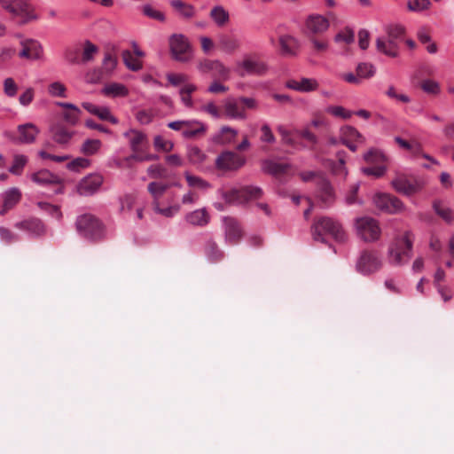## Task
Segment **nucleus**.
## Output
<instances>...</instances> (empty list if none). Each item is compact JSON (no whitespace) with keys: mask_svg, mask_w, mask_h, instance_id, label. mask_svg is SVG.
Segmentation results:
<instances>
[{"mask_svg":"<svg viewBox=\"0 0 454 454\" xmlns=\"http://www.w3.org/2000/svg\"><path fill=\"white\" fill-rule=\"evenodd\" d=\"M314 240L325 242L326 236H330L338 242L346 240V233L340 223L327 216L319 217L311 226Z\"/></svg>","mask_w":454,"mask_h":454,"instance_id":"f257e3e1","label":"nucleus"},{"mask_svg":"<svg viewBox=\"0 0 454 454\" xmlns=\"http://www.w3.org/2000/svg\"><path fill=\"white\" fill-rule=\"evenodd\" d=\"M262 191L257 186L223 187L217 191L218 197L229 205H239L262 196Z\"/></svg>","mask_w":454,"mask_h":454,"instance_id":"f03ea898","label":"nucleus"},{"mask_svg":"<svg viewBox=\"0 0 454 454\" xmlns=\"http://www.w3.org/2000/svg\"><path fill=\"white\" fill-rule=\"evenodd\" d=\"M76 230L86 239L98 240L105 236L102 223L90 214H84L77 217Z\"/></svg>","mask_w":454,"mask_h":454,"instance_id":"7ed1b4c3","label":"nucleus"},{"mask_svg":"<svg viewBox=\"0 0 454 454\" xmlns=\"http://www.w3.org/2000/svg\"><path fill=\"white\" fill-rule=\"evenodd\" d=\"M0 6L21 23L35 19L29 0H0Z\"/></svg>","mask_w":454,"mask_h":454,"instance_id":"20e7f679","label":"nucleus"},{"mask_svg":"<svg viewBox=\"0 0 454 454\" xmlns=\"http://www.w3.org/2000/svg\"><path fill=\"white\" fill-rule=\"evenodd\" d=\"M355 225L357 235L363 240L371 242L379 239L380 228L375 219L369 216L359 217Z\"/></svg>","mask_w":454,"mask_h":454,"instance_id":"39448f33","label":"nucleus"},{"mask_svg":"<svg viewBox=\"0 0 454 454\" xmlns=\"http://www.w3.org/2000/svg\"><path fill=\"white\" fill-rule=\"evenodd\" d=\"M169 46L175 59L187 62L192 59L191 45L184 35L173 34L169 38Z\"/></svg>","mask_w":454,"mask_h":454,"instance_id":"423d86ee","label":"nucleus"},{"mask_svg":"<svg viewBox=\"0 0 454 454\" xmlns=\"http://www.w3.org/2000/svg\"><path fill=\"white\" fill-rule=\"evenodd\" d=\"M246 161L244 155L232 151H224L217 156L215 165L221 170L235 171L242 168Z\"/></svg>","mask_w":454,"mask_h":454,"instance_id":"0eeeda50","label":"nucleus"},{"mask_svg":"<svg viewBox=\"0 0 454 454\" xmlns=\"http://www.w3.org/2000/svg\"><path fill=\"white\" fill-rule=\"evenodd\" d=\"M103 183L104 177L101 174L91 173L81 179L76 190L82 196H91L99 191Z\"/></svg>","mask_w":454,"mask_h":454,"instance_id":"6e6552de","label":"nucleus"},{"mask_svg":"<svg viewBox=\"0 0 454 454\" xmlns=\"http://www.w3.org/2000/svg\"><path fill=\"white\" fill-rule=\"evenodd\" d=\"M381 266V262L378 254L374 252L364 251L357 262L356 270L364 275H368L377 271Z\"/></svg>","mask_w":454,"mask_h":454,"instance_id":"1a4fd4ad","label":"nucleus"},{"mask_svg":"<svg viewBox=\"0 0 454 454\" xmlns=\"http://www.w3.org/2000/svg\"><path fill=\"white\" fill-rule=\"evenodd\" d=\"M123 137L127 139L131 152H145L150 146L146 134L140 130L129 129L123 133Z\"/></svg>","mask_w":454,"mask_h":454,"instance_id":"9d476101","label":"nucleus"},{"mask_svg":"<svg viewBox=\"0 0 454 454\" xmlns=\"http://www.w3.org/2000/svg\"><path fill=\"white\" fill-rule=\"evenodd\" d=\"M31 180L41 186H48L51 184L57 185L58 187L54 190L55 194H60L64 192L62 179L49 170L43 169L32 174Z\"/></svg>","mask_w":454,"mask_h":454,"instance_id":"9b49d317","label":"nucleus"},{"mask_svg":"<svg viewBox=\"0 0 454 454\" xmlns=\"http://www.w3.org/2000/svg\"><path fill=\"white\" fill-rule=\"evenodd\" d=\"M39 133L40 129L33 122L20 124L13 141L17 144L30 145L35 142Z\"/></svg>","mask_w":454,"mask_h":454,"instance_id":"f8f14e48","label":"nucleus"},{"mask_svg":"<svg viewBox=\"0 0 454 454\" xmlns=\"http://www.w3.org/2000/svg\"><path fill=\"white\" fill-rule=\"evenodd\" d=\"M199 69L201 72H211L212 76L223 81L229 80L231 76V69L224 66L223 62L217 59H207L201 62L199 65Z\"/></svg>","mask_w":454,"mask_h":454,"instance_id":"ddd939ff","label":"nucleus"},{"mask_svg":"<svg viewBox=\"0 0 454 454\" xmlns=\"http://www.w3.org/2000/svg\"><path fill=\"white\" fill-rule=\"evenodd\" d=\"M21 50L19 57L30 61L41 59L43 55V50L41 43L34 39H25L20 42Z\"/></svg>","mask_w":454,"mask_h":454,"instance_id":"4468645a","label":"nucleus"},{"mask_svg":"<svg viewBox=\"0 0 454 454\" xmlns=\"http://www.w3.org/2000/svg\"><path fill=\"white\" fill-rule=\"evenodd\" d=\"M317 197L325 207L330 206L334 201L333 189L325 176L317 177Z\"/></svg>","mask_w":454,"mask_h":454,"instance_id":"2eb2a0df","label":"nucleus"},{"mask_svg":"<svg viewBox=\"0 0 454 454\" xmlns=\"http://www.w3.org/2000/svg\"><path fill=\"white\" fill-rule=\"evenodd\" d=\"M239 74L245 75H262L267 72V65L260 60L246 59L239 63Z\"/></svg>","mask_w":454,"mask_h":454,"instance_id":"dca6fc26","label":"nucleus"},{"mask_svg":"<svg viewBox=\"0 0 454 454\" xmlns=\"http://www.w3.org/2000/svg\"><path fill=\"white\" fill-rule=\"evenodd\" d=\"M223 225L225 242L231 245L237 244L242 236V231L237 220L225 216L223 218Z\"/></svg>","mask_w":454,"mask_h":454,"instance_id":"f3484780","label":"nucleus"},{"mask_svg":"<svg viewBox=\"0 0 454 454\" xmlns=\"http://www.w3.org/2000/svg\"><path fill=\"white\" fill-rule=\"evenodd\" d=\"M224 114L231 120H246L247 114L239 98H228L223 103Z\"/></svg>","mask_w":454,"mask_h":454,"instance_id":"a211bd4d","label":"nucleus"},{"mask_svg":"<svg viewBox=\"0 0 454 454\" xmlns=\"http://www.w3.org/2000/svg\"><path fill=\"white\" fill-rule=\"evenodd\" d=\"M373 203L382 213L395 214L397 211L396 200L387 193H376L373 197Z\"/></svg>","mask_w":454,"mask_h":454,"instance_id":"6ab92c4d","label":"nucleus"},{"mask_svg":"<svg viewBox=\"0 0 454 454\" xmlns=\"http://www.w3.org/2000/svg\"><path fill=\"white\" fill-rule=\"evenodd\" d=\"M285 86L287 89L299 92H310L318 88V82L314 78L302 77L301 79H289L286 81Z\"/></svg>","mask_w":454,"mask_h":454,"instance_id":"aec40b11","label":"nucleus"},{"mask_svg":"<svg viewBox=\"0 0 454 454\" xmlns=\"http://www.w3.org/2000/svg\"><path fill=\"white\" fill-rule=\"evenodd\" d=\"M329 20L323 15L312 14L306 20V28L312 34H322L329 28Z\"/></svg>","mask_w":454,"mask_h":454,"instance_id":"412c9836","label":"nucleus"},{"mask_svg":"<svg viewBox=\"0 0 454 454\" xmlns=\"http://www.w3.org/2000/svg\"><path fill=\"white\" fill-rule=\"evenodd\" d=\"M387 38L381 37L377 39V48L380 51L385 53L386 55L395 57L397 52V45H396V35L395 34V29L388 31L387 30Z\"/></svg>","mask_w":454,"mask_h":454,"instance_id":"4be33fe9","label":"nucleus"},{"mask_svg":"<svg viewBox=\"0 0 454 454\" xmlns=\"http://www.w3.org/2000/svg\"><path fill=\"white\" fill-rule=\"evenodd\" d=\"M1 196L3 207L0 210V215H4L20 200L21 192L18 188L12 187L5 191Z\"/></svg>","mask_w":454,"mask_h":454,"instance_id":"5701e85b","label":"nucleus"},{"mask_svg":"<svg viewBox=\"0 0 454 454\" xmlns=\"http://www.w3.org/2000/svg\"><path fill=\"white\" fill-rule=\"evenodd\" d=\"M423 187V182L416 177L400 178L399 193L412 196L418 193Z\"/></svg>","mask_w":454,"mask_h":454,"instance_id":"b1692460","label":"nucleus"},{"mask_svg":"<svg viewBox=\"0 0 454 454\" xmlns=\"http://www.w3.org/2000/svg\"><path fill=\"white\" fill-rule=\"evenodd\" d=\"M15 227L27 231L31 236H40L44 233L45 228L39 219H29L19 222Z\"/></svg>","mask_w":454,"mask_h":454,"instance_id":"393cba45","label":"nucleus"},{"mask_svg":"<svg viewBox=\"0 0 454 454\" xmlns=\"http://www.w3.org/2000/svg\"><path fill=\"white\" fill-rule=\"evenodd\" d=\"M414 235L411 231H405L403 237L399 238V264L402 263V256L411 259L412 256Z\"/></svg>","mask_w":454,"mask_h":454,"instance_id":"a878e982","label":"nucleus"},{"mask_svg":"<svg viewBox=\"0 0 454 454\" xmlns=\"http://www.w3.org/2000/svg\"><path fill=\"white\" fill-rule=\"evenodd\" d=\"M185 220L192 225L203 227L209 223L210 216L206 208H200L188 213Z\"/></svg>","mask_w":454,"mask_h":454,"instance_id":"bb28decb","label":"nucleus"},{"mask_svg":"<svg viewBox=\"0 0 454 454\" xmlns=\"http://www.w3.org/2000/svg\"><path fill=\"white\" fill-rule=\"evenodd\" d=\"M50 132L52 136V139L59 145L67 144L74 135L73 131H69L61 124L52 125L50 129Z\"/></svg>","mask_w":454,"mask_h":454,"instance_id":"cd10ccee","label":"nucleus"},{"mask_svg":"<svg viewBox=\"0 0 454 454\" xmlns=\"http://www.w3.org/2000/svg\"><path fill=\"white\" fill-rule=\"evenodd\" d=\"M218 45L221 51L231 54L240 47V42L238 38L229 35H221L218 37Z\"/></svg>","mask_w":454,"mask_h":454,"instance_id":"c85d7f7f","label":"nucleus"},{"mask_svg":"<svg viewBox=\"0 0 454 454\" xmlns=\"http://www.w3.org/2000/svg\"><path fill=\"white\" fill-rule=\"evenodd\" d=\"M238 135V130L229 126L221 128L219 133L215 134L213 141L218 145H228L232 143Z\"/></svg>","mask_w":454,"mask_h":454,"instance_id":"c756f323","label":"nucleus"},{"mask_svg":"<svg viewBox=\"0 0 454 454\" xmlns=\"http://www.w3.org/2000/svg\"><path fill=\"white\" fill-rule=\"evenodd\" d=\"M340 143L345 144L346 141H356L359 144L364 142V138L361 133L352 126H343L340 129Z\"/></svg>","mask_w":454,"mask_h":454,"instance_id":"7c9ffc66","label":"nucleus"},{"mask_svg":"<svg viewBox=\"0 0 454 454\" xmlns=\"http://www.w3.org/2000/svg\"><path fill=\"white\" fill-rule=\"evenodd\" d=\"M288 167L289 166L286 163L278 162L273 160H265L262 162V171L272 176H278L285 173Z\"/></svg>","mask_w":454,"mask_h":454,"instance_id":"2f4dec72","label":"nucleus"},{"mask_svg":"<svg viewBox=\"0 0 454 454\" xmlns=\"http://www.w3.org/2000/svg\"><path fill=\"white\" fill-rule=\"evenodd\" d=\"M432 207L434 213L440 216L446 223H452L454 220L453 212L450 207L444 206L441 200H434L432 202Z\"/></svg>","mask_w":454,"mask_h":454,"instance_id":"473e14b6","label":"nucleus"},{"mask_svg":"<svg viewBox=\"0 0 454 454\" xmlns=\"http://www.w3.org/2000/svg\"><path fill=\"white\" fill-rule=\"evenodd\" d=\"M217 27H224L230 20V14L222 5L214 6L209 13Z\"/></svg>","mask_w":454,"mask_h":454,"instance_id":"72a5a7b5","label":"nucleus"},{"mask_svg":"<svg viewBox=\"0 0 454 454\" xmlns=\"http://www.w3.org/2000/svg\"><path fill=\"white\" fill-rule=\"evenodd\" d=\"M337 162L332 167L333 173L335 176L346 178L348 176V168H346L347 153L343 150L336 153Z\"/></svg>","mask_w":454,"mask_h":454,"instance_id":"f704fd0d","label":"nucleus"},{"mask_svg":"<svg viewBox=\"0 0 454 454\" xmlns=\"http://www.w3.org/2000/svg\"><path fill=\"white\" fill-rule=\"evenodd\" d=\"M102 92L110 97H126L129 94V90L121 83L118 82H112L109 84H106Z\"/></svg>","mask_w":454,"mask_h":454,"instance_id":"c9c22d12","label":"nucleus"},{"mask_svg":"<svg viewBox=\"0 0 454 454\" xmlns=\"http://www.w3.org/2000/svg\"><path fill=\"white\" fill-rule=\"evenodd\" d=\"M205 254L207 260L211 262H218L223 256V252L217 247L215 242L211 239L205 246Z\"/></svg>","mask_w":454,"mask_h":454,"instance_id":"e433bc0d","label":"nucleus"},{"mask_svg":"<svg viewBox=\"0 0 454 454\" xmlns=\"http://www.w3.org/2000/svg\"><path fill=\"white\" fill-rule=\"evenodd\" d=\"M169 187V184H164L162 182H152L148 184V192L151 193V195L153 198V202H159L160 199L163 196V194L166 192L168 188Z\"/></svg>","mask_w":454,"mask_h":454,"instance_id":"4c0bfd02","label":"nucleus"},{"mask_svg":"<svg viewBox=\"0 0 454 454\" xmlns=\"http://www.w3.org/2000/svg\"><path fill=\"white\" fill-rule=\"evenodd\" d=\"M281 51L284 54L294 56L296 54L295 48L297 47L296 40L290 35H283L279 39Z\"/></svg>","mask_w":454,"mask_h":454,"instance_id":"58836bf2","label":"nucleus"},{"mask_svg":"<svg viewBox=\"0 0 454 454\" xmlns=\"http://www.w3.org/2000/svg\"><path fill=\"white\" fill-rule=\"evenodd\" d=\"M296 134L299 137L305 140L306 145H304V148L312 150L318 143L317 137L313 132H311L308 128L297 130Z\"/></svg>","mask_w":454,"mask_h":454,"instance_id":"ea45409f","label":"nucleus"},{"mask_svg":"<svg viewBox=\"0 0 454 454\" xmlns=\"http://www.w3.org/2000/svg\"><path fill=\"white\" fill-rule=\"evenodd\" d=\"M170 4L173 8L177 10L179 13L184 18H192L195 14V9L191 4H186L181 0H172Z\"/></svg>","mask_w":454,"mask_h":454,"instance_id":"a19ab883","label":"nucleus"},{"mask_svg":"<svg viewBox=\"0 0 454 454\" xmlns=\"http://www.w3.org/2000/svg\"><path fill=\"white\" fill-rule=\"evenodd\" d=\"M102 143L98 139H86L82 145L81 152L87 156H90L97 153Z\"/></svg>","mask_w":454,"mask_h":454,"instance_id":"79ce46f5","label":"nucleus"},{"mask_svg":"<svg viewBox=\"0 0 454 454\" xmlns=\"http://www.w3.org/2000/svg\"><path fill=\"white\" fill-rule=\"evenodd\" d=\"M356 74L360 77V79H369L374 76L376 73L375 67L368 62H361L356 66Z\"/></svg>","mask_w":454,"mask_h":454,"instance_id":"37998d69","label":"nucleus"},{"mask_svg":"<svg viewBox=\"0 0 454 454\" xmlns=\"http://www.w3.org/2000/svg\"><path fill=\"white\" fill-rule=\"evenodd\" d=\"M27 162V157L24 154H16L13 158L12 165L9 168V171L20 176Z\"/></svg>","mask_w":454,"mask_h":454,"instance_id":"c03bdc74","label":"nucleus"},{"mask_svg":"<svg viewBox=\"0 0 454 454\" xmlns=\"http://www.w3.org/2000/svg\"><path fill=\"white\" fill-rule=\"evenodd\" d=\"M37 206L42 211L57 220H59L62 217V213L59 206L52 205L45 201L37 202Z\"/></svg>","mask_w":454,"mask_h":454,"instance_id":"a18cd8bd","label":"nucleus"},{"mask_svg":"<svg viewBox=\"0 0 454 454\" xmlns=\"http://www.w3.org/2000/svg\"><path fill=\"white\" fill-rule=\"evenodd\" d=\"M399 147L408 151L411 156H418L421 153V145L416 141H406L399 137Z\"/></svg>","mask_w":454,"mask_h":454,"instance_id":"49530a36","label":"nucleus"},{"mask_svg":"<svg viewBox=\"0 0 454 454\" xmlns=\"http://www.w3.org/2000/svg\"><path fill=\"white\" fill-rule=\"evenodd\" d=\"M187 156L190 162L194 165L201 164L206 159V154L197 146L189 147Z\"/></svg>","mask_w":454,"mask_h":454,"instance_id":"de8ad7c7","label":"nucleus"},{"mask_svg":"<svg viewBox=\"0 0 454 454\" xmlns=\"http://www.w3.org/2000/svg\"><path fill=\"white\" fill-rule=\"evenodd\" d=\"M122 58L129 69L138 71L142 68L141 62L129 51H124L122 52Z\"/></svg>","mask_w":454,"mask_h":454,"instance_id":"09e8293b","label":"nucleus"},{"mask_svg":"<svg viewBox=\"0 0 454 454\" xmlns=\"http://www.w3.org/2000/svg\"><path fill=\"white\" fill-rule=\"evenodd\" d=\"M407 7L411 12H422L430 9L431 2L430 0H408Z\"/></svg>","mask_w":454,"mask_h":454,"instance_id":"8fccbe9b","label":"nucleus"},{"mask_svg":"<svg viewBox=\"0 0 454 454\" xmlns=\"http://www.w3.org/2000/svg\"><path fill=\"white\" fill-rule=\"evenodd\" d=\"M185 179L187 184L191 187H196L201 190H206L210 187V184L204 179L191 175L189 172L184 173Z\"/></svg>","mask_w":454,"mask_h":454,"instance_id":"3c124183","label":"nucleus"},{"mask_svg":"<svg viewBox=\"0 0 454 454\" xmlns=\"http://www.w3.org/2000/svg\"><path fill=\"white\" fill-rule=\"evenodd\" d=\"M421 89L429 95H438L441 91L438 82L431 79H426L421 82Z\"/></svg>","mask_w":454,"mask_h":454,"instance_id":"603ef678","label":"nucleus"},{"mask_svg":"<svg viewBox=\"0 0 454 454\" xmlns=\"http://www.w3.org/2000/svg\"><path fill=\"white\" fill-rule=\"evenodd\" d=\"M326 112L335 117H339L343 120H348L353 115L352 111L347 110L340 106H331L327 107Z\"/></svg>","mask_w":454,"mask_h":454,"instance_id":"864d4df0","label":"nucleus"},{"mask_svg":"<svg viewBox=\"0 0 454 454\" xmlns=\"http://www.w3.org/2000/svg\"><path fill=\"white\" fill-rule=\"evenodd\" d=\"M192 125H195L196 127L194 129H189V127H186L187 129H184L182 131V135L185 138H192L196 137L200 133L205 132L206 129L203 123L197 121H191Z\"/></svg>","mask_w":454,"mask_h":454,"instance_id":"5fc2aeb1","label":"nucleus"},{"mask_svg":"<svg viewBox=\"0 0 454 454\" xmlns=\"http://www.w3.org/2000/svg\"><path fill=\"white\" fill-rule=\"evenodd\" d=\"M364 160L371 164L380 163L385 160V156L377 149H370L364 154Z\"/></svg>","mask_w":454,"mask_h":454,"instance_id":"6e6d98bb","label":"nucleus"},{"mask_svg":"<svg viewBox=\"0 0 454 454\" xmlns=\"http://www.w3.org/2000/svg\"><path fill=\"white\" fill-rule=\"evenodd\" d=\"M153 210L157 214L162 215L166 217H172L180 210V207L178 205L162 208L160 207V202H153Z\"/></svg>","mask_w":454,"mask_h":454,"instance_id":"4d7b16f0","label":"nucleus"},{"mask_svg":"<svg viewBox=\"0 0 454 454\" xmlns=\"http://www.w3.org/2000/svg\"><path fill=\"white\" fill-rule=\"evenodd\" d=\"M48 92L52 97L66 98L67 88L60 82H51L48 87Z\"/></svg>","mask_w":454,"mask_h":454,"instance_id":"13d9d810","label":"nucleus"},{"mask_svg":"<svg viewBox=\"0 0 454 454\" xmlns=\"http://www.w3.org/2000/svg\"><path fill=\"white\" fill-rule=\"evenodd\" d=\"M334 41L336 43H344L346 44H350L355 41V34L354 31L350 28H346L343 31L338 33L334 36Z\"/></svg>","mask_w":454,"mask_h":454,"instance_id":"bf43d9fd","label":"nucleus"},{"mask_svg":"<svg viewBox=\"0 0 454 454\" xmlns=\"http://www.w3.org/2000/svg\"><path fill=\"white\" fill-rule=\"evenodd\" d=\"M90 165V160L87 158L78 157L72 161L68 162L67 168L71 171H79L88 168Z\"/></svg>","mask_w":454,"mask_h":454,"instance_id":"052dcab7","label":"nucleus"},{"mask_svg":"<svg viewBox=\"0 0 454 454\" xmlns=\"http://www.w3.org/2000/svg\"><path fill=\"white\" fill-rule=\"evenodd\" d=\"M143 13L151 18V19H153V20H160V21H164L165 20V15L163 12L154 9L152 5L150 4H145L143 6Z\"/></svg>","mask_w":454,"mask_h":454,"instance_id":"680f3d73","label":"nucleus"},{"mask_svg":"<svg viewBox=\"0 0 454 454\" xmlns=\"http://www.w3.org/2000/svg\"><path fill=\"white\" fill-rule=\"evenodd\" d=\"M361 171L363 174L366 176H372L373 177L379 178L382 176L386 172V167L383 165H378L373 167H365L362 168Z\"/></svg>","mask_w":454,"mask_h":454,"instance_id":"e2e57ef3","label":"nucleus"},{"mask_svg":"<svg viewBox=\"0 0 454 454\" xmlns=\"http://www.w3.org/2000/svg\"><path fill=\"white\" fill-rule=\"evenodd\" d=\"M153 145L156 150L164 152H169L174 147V144L171 141L165 140L161 136H156L154 137Z\"/></svg>","mask_w":454,"mask_h":454,"instance_id":"0e129e2a","label":"nucleus"},{"mask_svg":"<svg viewBox=\"0 0 454 454\" xmlns=\"http://www.w3.org/2000/svg\"><path fill=\"white\" fill-rule=\"evenodd\" d=\"M82 112L77 106V110H68L63 114V119L65 121L70 125H76L80 120V115Z\"/></svg>","mask_w":454,"mask_h":454,"instance_id":"69168bd1","label":"nucleus"},{"mask_svg":"<svg viewBox=\"0 0 454 454\" xmlns=\"http://www.w3.org/2000/svg\"><path fill=\"white\" fill-rule=\"evenodd\" d=\"M147 174L151 178H161L165 176L166 169L160 164H153L148 167Z\"/></svg>","mask_w":454,"mask_h":454,"instance_id":"338daca9","label":"nucleus"},{"mask_svg":"<svg viewBox=\"0 0 454 454\" xmlns=\"http://www.w3.org/2000/svg\"><path fill=\"white\" fill-rule=\"evenodd\" d=\"M18 86L14 80L11 77L4 79V91L8 97H14L17 94Z\"/></svg>","mask_w":454,"mask_h":454,"instance_id":"774afa93","label":"nucleus"}]
</instances>
